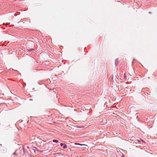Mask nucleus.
Returning a JSON list of instances; mask_svg holds the SVG:
<instances>
[{
	"instance_id": "nucleus-1",
	"label": "nucleus",
	"mask_w": 157,
	"mask_h": 157,
	"mask_svg": "<svg viewBox=\"0 0 157 157\" xmlns=\"http://www.w3.org/2000/svg\"><path fill=\"white\" fill-rule=\"evenodd\" d=\"M36 150H37V148L36 147H33V148H32L31 149H30V151L32 152H36Z\"/></svg>"
},
{
	"instance_id": "nucleus-2",
	"label": "nucleus",
	"mask_w": 157,
	"mask_h": 157,
	"mask_svg": "<svg viewBox=\"0 0 157 157\" xmlns=\"http://www.w3.org/2000/svg\"><path fill=\"white\" fill-rule=\"evenodd\" d=\"M119 62V59L118 58L116 59L115 60V64L116 66L118 65Z\"/></svg>"
},
{
	"instance_id": "nucleus-3",
	"label": "nucleus",
	"mask_w": 157,
	"mask_h": 157,
	"mask_svg": "<svg viewBox=\"0 0 157 157\" xmlns=\"http://www.w3.org/2000/svg\"><path fill=\"white\" fill-rule=\"evenodd\" d=\"M1 150L2 151V152H4L6 151V149L5 147H3L1 148Z\"/></svg>"
},
{
	"instance_id": "nucleus-4",
	"label": "nucleus",
	"mask_w": 157,
	"mask_h": 157,
	"mask_svg": "<svg viewBox=\"0 0 157 157\" xmlns=\"http://www.w3.org/2000/svg\"><path fill=\"white\" fill-rule=\"evenodd\" d=\"M35 50H25V52H33V51H34Z\"/></svg>"
},
{
	"instance_id": "nucleus-5",
	"label": "nucleus",
	"mask_w": 157,
	"mask_h": 157,
	"mask_svg": "<svg viewBox=\"0 0 157 157\" xmlns=\"http://www.w3.org/2000/svg\"><path fill=\"white\" fill-rule=\"evenodd\" d=\"M23 152L24 153H26V152H27V151H26L25 149L24 148V147H23Z\"/></svg>"
},
{
	"instance_id": "nucleus-6",
	"label": "nucleus",
	"mask_w": 157,
	"mask_h": 157,
	"mask_svg": "<svg viewBox=\"0 0 157 157\" xmlns=\"http://www.w3.org/2000/svg\"><path fill=\"white\" fill-rule=\"evenodd\" d=\"M75 145H80V146H83V145H85L84 144H81L78 143H75Z\"/></svg>"
},
{
	"instance_id": "nucleus-7",
	"label": "nucleus",
	"mask_w": 157,
	"mask_h": 157,
	"mask_svg": "<svg viewBox=\"0 0 157 157\" xmlns=\"http://www.w3.org/2000/svg\"><path fill=\"white\" fill-rule=\"evenodd\" d=\"M53 142L55 143H58L59 141L57 140H53Z\"/></svg>"
},
{
	"instance_id": "nucleus-8",
	"label": "nucleus",
	"mask_w": 157,
	"mask_h": 157,
	"mask_svg": "<svg viewBox=\"0 0 157 157\" xmlns=\"http://www.w3.org/2000/svg\"><path fill=\"white\" fill-rule=\"evenodd\" d=\"M67 147V146L66 144H64L63 147V148H66Z\"/></svg>"
},
{
	"instance_id": "nucleus-9",
	"label": "nucleus",
	"mask_w": 157,
	"mask_h": 157,
	"mask_svg": "<svg viewBox=\"0 0 157 157\" xmlns=\"http://www.w3.org/2000/svg\"><path fill=\"white\" fill-rule=\"evenodd\" d=\"M113 79V75H111L110 76L109 79Z\"/></svg>"
},
{
	"instance_id": "nucleus-10",
	"label": "nucleus",
	"mask_w": 157,
	"mask_h": 157,
	"mask_svg": "<svg viewBox=\"0 0 157 157\" xmlns=\"http://www.w3.org/2000/svg\"><path fill=\"white\" fill-rule=\"evenodd\" d=\"M152 111H155L156 110V109H155H155L153 108V109H152Z\"/></svg>"
},
{
	"instance_id": "nucleus-11",
	"label": "nucleus",
	"mask_w": 157,
	"mask_h": 157,
	"mask_svg": "<svg viewBox=\"0 0 157 157\" xmlns=\"http://www.w3.org/2000/svg\"><path fill=\"white\" fill-rule=\"evenodd\" d=\"M63 145H64L62 143H61L60 144V145L61 146H62Z\"/></svg>"
},
{
	"instance_id": "nucleus-12",
	"label": "nucleus",
	"mask_w": 157,
	"mask_h": 157,
	"mask_svg": "<svg viewBox=\"0 0 157 157\" xmlns=\"http://www.w3.org/2000/svg\"><path fill=\"white\" fill-rule=\"evenodd\" d=\"M13 154L16 155H17V154H16L15 152H14V153H13Z\"/></svg>"
},
{
	"instance_id": "nucleus-13",
	"label": "nucleus",
	"mask_w": 157,
	"mask_h": 157,
	"mask_svg": "<svg viewBox=\"0 0 157 157\" xmlns=\"http://www.w3.org/2000/svg\"><path fill=\"white\" fill-rule=\"evenodd\" d=\"M3 46H0V48H2Z\"/></svg>"
},
{
	"instance_id": "nucleus-14",
	"label": "nucleus",
	"mask_w": 157,
	"mask_h": 157,
	"mask_svg": "<svg viewBox=\"0 0 157 157\" xmlns=\"http://www.w3.org/2000/svg\"><path fill=\"white\" fill-rule=\"evenodd\" d=\"M125 76H126L125 74H124V78H125Z\"/></svg>"
},
{
	"instance_id": "nucleus-15",
	"label": "nucleus",
	"mask_w": 157,
	"mask_h": 157,
	"mask_svg": "<svg viewBox=\"0 0 157 157\" xmlns=\"http://www.w3.org/2000/svg\"><path fill=\"white\" fill-rule=\"evenodd\" d=\"M27 148L28 149H29V146H28L27 147Z\"/></svg>"
},
{
	"instance_id": "nucleus-16",
	"label": "nucleus",
	"mask_w": 157,
	"mask_h": 157,
	"mask_svg": "<svg viewBox=\"0 0 157 157\" xmlns=\"http://www.w3.org/2000/svg\"><path fill=\"white\" fill-rule=\"evenodd\" d=\"M124 155H123L121 156V157H124Z\"/></svg>"
},
{
	"instance_id": "nucleus-17",
	"label": "nucleus",
	"mask_w": 157,
	"mask_h": 157,
	"mask_svg": "<svg viewBox=\"0 0 157 157\" xmlns=\"http://www.w3.org/2000/svg\"><path fill=\"white\" fill-rule=\"evenodd\" d=\"M149 13H150V14H151V12H149Z\"/></svg>"
},
{
	"instance_id": "nucleus-18",
	"label": "nucleus",
	"mask_w": 157,
	"mask_h": 157,
	"mask_svg": "<svg viewBox=\"0 0 157 157\" xmlns=\"http://www.w3.org/2000/svg\"><path fill=\"white\" fill-rule=\"evenodd\" d=\"M30 49H33V48H31Z\"/></svg>"
}]
</instances>
